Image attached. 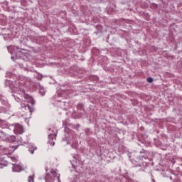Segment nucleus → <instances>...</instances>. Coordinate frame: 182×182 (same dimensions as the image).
<instances>
[{
	"label": "nucleus",
	"instance_id": "1",
	"mask_svg": "<svg viewBox=\"0 0 182 182\" xmlns=\"http://www.w3.org/2000/svg\"><path fill=\"white\" fill-rule=\"evenodd\" d=\"M24 100L21 102V107H25L28 111L27 114L31 116V113H32V109L31 106L28 103H31V105H35V101L32 97L29 96V95L23 93V95Z\"/></svg>",
	"mask_w": 182,
	"mask_h": 182
},
{
	"label": "nucleus",
	"instance_id": "2",
	"mask_svg": "<svg viewBox=\"0 0 182 182\" xmlns=\"http://www.w3.org/2000/svg\"><path fill=\"white\" fill-rule=\"evenodd\" d=\"M60 176L55 171L50 170L46 173L45 178L46 182H55V180H58L59 182Z\"/></svg>",
	"mask_w": 182,
	"mask_h": 182
},
{
	"label": "nucleus",
	"instance_id": "3",
	"mask_svg": "<svg viewBox=\"0 0 182 182\" xmlns=\"http://www.w3.org/2000/svg\"><path fill=\"white\" fill-rule=\"evenodd\" d=\"M9 52H10V53H11V55L15 54L16 57L17 58H22L23 56V53L22 52L19 51V48H18V47L16 46H11L9 47L8 48ZM18 50V51H17Z\"/></svg>",
	"mask_w": 182,
	"mask_h": 182
},
{
	"label": "nucleus",
	"instance_id": "4",
	"mask_svg": "<svg viewBox=\"0 0 182 182\" xmlns=\"http://www.w3.org/2000/svg\"><path fill=\"white\" fill-rule=\"evenodd\" d=\"M14 132L16 134H22L23 133V128L19 124L14 126Z\"/></svg>",
	"mask_w": 182,
	"mask_h": 182
},
{
	"label": "nucleus",
	"instance_id": "5",
	"mask_svg": "<svg viewBox=\"0 0 182 182\" xmlns=\"http://www.w3.org/2000/svg\"><path fill=\"white\" fill-rule=\"evenodd\" d=\"M48 143L51 144V146H55V140H56V133L50 134L48 135Z\"/></svg>",
	"mask_w": 182,
	"mask_h": 182
},
{
	"label": "nucleus",
	"instance_id": "6",
	"mask_svg": "<svg viewBox=\"0 0 182 182\" xmlns=\"http://www.w3.org/2000/svg\"><path fill=\"white\" fill-rule=\"evenodd\" d=\"M12 170L16 173H19V171L22 170V166L18 164H13Z\"/></svg>",
	"mask_w": 182,
	"mask_h": 182
},
{
	"label": "nucleus",
	"instance_id": "7",
	"mask_svg": "<svg viewBox=\"0 0 182 182\" xmlns=\"http://www.w3.org/2000/svg\"><path fill=\"white\" fill-rule=\"evenodd\" d=\"M7 165L8 162L6 161V160L4 159H0V168H4V167Z\"/></svg>",
	"mask_w": 182,
	"mask_h": 182
},
{
	"label": "nucleus",
	"instance_id": "8",
	"mask_svg": "<svg viewBox=\"0 0 182 182\" xmlns=\"http://www.w3.org/2000/svg\"><path fill=\"white\" fill-rule=\"evenodd\" d=\"M80 162L79 161H76V160H73L71 161V164L73 166V167L74 168H77V165L80 164Z\"/></svg>",
	"mask_w": 182,
	"mask_h": 182
},
{
	"label": "nucleus",
	"instance_id": "9",
	"mask_svg": "<svg viewBox=\"0 0 182 182\" xmlns=\"http://www.w3.org/2000/svg\"><path fill=\"white\" fill-rule=\"evenodd\" d=\"M34 176H35V174H33V173L32 176H29L28 179V182H35V181H33L34 180Z\"/></svg>",
	"mask_w": 182,
	"mask_h": 182
},
{
	"label": "nucleus",
	"instance_id": "10",
	"mask_svg": "<svg viewBox=\"0 0 182 182\" xmlns=\"http://www.w3.org/2000/svg\"><path fill=\"white\" fill-rule=\"evenodd\" d=\"M39 92L41 96H45V89L43 87H40Z\"/></svg>",
	"mask_w": 182,
	"mask_h": 182
},
{
	"label": "nucleus",
	"instance_id": "11",
	"mask_svg": "<svg viewBox=\"0 0 182 182\" xmlns=\"http://www.w3.org/2000/svg\"><path fill=\"white\" fill-rule=\"evenodd\" d=\"M31 149H33V150H31V149H29V150L31 151V154H33V150H36L37 148H36V146L31 145Z\"/></svg>",
	"mask_w": 182,
	"mask_h": 182
},
{
	"label": "nucleus",
	"instance_id": "12",
	"mask_svg": "<svg viewBox=\"0 0 182 182\" xmlns=\"http://www.w3.org/2000/svg\"><path fill=\"white\" fill-rule=\"evenodd\" d=\"M147 82L148 83H153V78L151 77L147 78Z\"/></svg>",
	"mask_w": 182,
	"mask_h": 182
},
{
	"label": "nucleus",
	"instance_id": "13",
	"mask_svg": "<svg viewBox=\"0 0 182 182\" xmlns=\"http://www.w3.org/2000/svg\"><path fill=\"white\" fill-rule=\"evenodd\" d=\"M11 160H12L13 161H17L18 159H16V158H14V157H13V158H11Z\"/></svg>",
	"mask_w": 182,
	"mask_h": 182
},
{
	"label": "nucleus",
	"instance_id": "14",
	"mask_svg": "<svg viewBox=\"0 0 182 182\" xmlns=\"http://www.w3.org/2000/svg\"><path fill=\"white\" fill-rule=\"evenodd\" d=\"M11 139H12V141H15L16 138H15V136H11Z\"/></svg>",
	"mask_w": 182,
	"mask_h": 182
},
{
	"label": "nucleus",
	"instance_id": "15",
	"mask_svg": "<svg viewBox=\"0 0 182 182\" xmlns=\"http://www.w3.org/2000/svg\"><path fill=\"white\" fill-rule=\"evenodd\" d=\"M17 102H21V99L17 98V100H16Z\"/></svg>",
	"mask_w": 182,
	"mask_h": 182
},
{
	"label": "nucleus",
	"instance_id": "16",
	"mask_svg": "<svg viewBox=\"0 0 182 182\" xmlns=\"http://www.w3.org/2000/svg\"><path fill=\"white\" fill-rule=\"evenodd\" d=\"M29 117H25L26 120V119H29Z\"/></svg>",
	"mask_w": 182,
	"mask_h": 182
}]
</instances>
